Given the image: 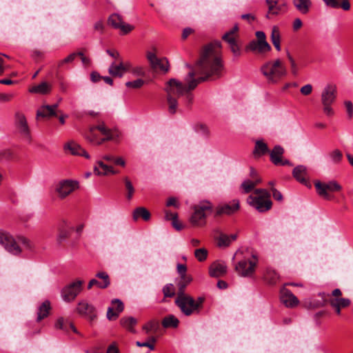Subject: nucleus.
<instances>
[{
  "instance_id": "1",
  "label": "nucleus",
  "mask_w": 353,
  "mask_h": 353,
  "mask_svg": "<svg viewBox=\"0 0 353 353\" xmlns=\"http://www.w3.org/2000/svg\"><path fill=\"white\" fill-rule=\"evenodd\" d=\"M223 70L221 43L220 41H214L204 46L200 59L196 63V72L203 76L195 79V72L192 70L185 78L188 87L176 79H170L166 83L164 90L167 94L166 99L169 113L174 114L176 112L178 99L184 94L185 95V103L190 106L193 101V95L189 93V91L194 90L199 83L203 81L221 77Z\"/></svg>"
},
{
  "instance_id": "2",
  "label": "nucleus",
  "mask_w": 353,
  "mask_h": 353,
  "mask_svg": "<svg viewBox=\"0 0 353 353\" xmlns=\"http://www.w3.org/2000/svg\"><path fill=\"white\" fill-rule=\"evenodd\" d=\"M260 71L267 81L273 84L279 82L288 74L285 65L279 59L265 63L261 65Z\"/></svg>"
},
{
  "instance_id": "3",
  "label": "nucleus",
  "mask_w": 353,
  "mask_h": 353,
  "mask_svg": "<svg viewBox=\"0 0 353 353\" xmlns=\"http://www.w3.org/2000/svg\"><path fill=\"white\" fill-rule=\"evenodd\" d=\"M204 301V297L199 296L195 300L186 294L176 296L174 303L184 315L189 316L193 314L200 313Z\"/></svg>"
},
{
  "instance_id": "4",
  "label": "nucleus",
  "mask_w": 353,
  "mask_h": 353,
  "mask_svg": "<svg viewBox=\"0 0 353 353\" xmlns=\"http://www.w3.org/2000/svg\"><path fill=\"white\" fill-rule=\"evenodd\" d=\"M0 244L10 253L14 255H18L21 252L20 245H23L26 248H30L29 239L23 236L17 237L14 239L8 233L0 231Z\"/></svg>"
},
{
  "instance_id": "5",
  "label": "nucleus",
  "mask_w": 353,
  "mask_h": 353,
  "mask_svg": "<svg viewBox=\"0 0 353 353\" xmlns=\"http://www.w3.org/2000/svg\"><path fill=\"white\" fill-rule=\"evenodd\" d=\"M337 97V88L334 83H327L323 88L321 94V102L323 112L328 117L334 114L332 105L334 103Z\"/></svg>"
},
{
  "instance_id": "6",
  "label": "nucleus",
  "mask_w": 353,
  "mask_h": 353,
  "mask_svg": "<svg viewBox=\"0 0 353 353\" xmlns=\"http://www.w3.org/2000/svg\"><path fill=\"white\" fill-rule=\"evenodd\" d=\"M113 135L112 130L108 128L103 122L91 126L90 128L89 133L87 135V139L95 144L99 145L103 143L112 140Z\"/></svg>"
},
{
  "instance_id": "7",
  "label": "nucleus",
  "mask_w": 353,
  "mask_h": 353,
  "mask_svg": "<svg viewBox=\"0 0 353 353\" xmlns=\"http://www.w3.org/2000/svg\"><path fill=\"white\" fill-rule=\"evenodd\" d=\"M194 212L190 217V222L195 226H203L206 223V217L213 210V205L207 200L201 201L193 207Z\"/></svg>"
},
{
  "instance_id": "8",
  "label": "nucleus",
  "mask_w": 353,
  "mask_h": 353,
  "mask_svg": "<svg viewBox=\"0 0 353 353\" xmlns=\"http://www.w3.org/2000/svg\"><path fill=\"white\" fill-rule=\"evenodd\" d=\"M314 187L318 195L327 201H333L335 197L334 192H339L343 188L336 181L332 180L328 182L314 181Z\"/></svg>"
},
{
  "instance_id": "9",
  "label": "nucleus",
  "mask_w": 353,
  "mask_h": 353,
  "mask_svg": "<svg viewBox=\"0 0 353 353\" xmlns=\"http://www.w3.org/2000/svg\"><path fill=\"white\" fill-rule=\"evenodd\" d=\"M79 183L77 181L65 179L60 181L55 186L54 191L60 199H63L78 189Z\"/></svg>"
},
{
  "instance_id": "10",
  "label": "nucleus",
  "mask_w": 353,
  "mask_h": 353,
  "mask_svg": "<svg viewBox=\"0 0 353 353\" xmlns=\"http://www.w3.org/2000/svg\"><path fill=\"white\" fill-rule=\"evenodd\" d=\"M253 260L250 259H244L240 260L235 265V270L239 275L246 277L251 276L254 271L256 265L257 259L254 255H252Z\"/></svg>"
},
{
  "instance_id": "11",
  "label": "nucleus",
  "mask_w": 353,
  "mask_h": 353,
  "mask_svg": "<svg viewBox=\"0 0 353 353\" xmlns=\"http://www.w3.org/2000/svg\"><path fill=\"white\" fill-rule=\"evenodd\" d=\"M248 203L259 212H265L270 210L272 206L270 197L254 196L250 195L247 199Z\"/></svg>"
},
{
  "instance_id": "12",
  "label": "nucleus",
  "mask_w": 353,
  "mask_h": 353,
  "mask_svg": "<svg viewBox=\"0 0 353 353\" xmlns=\"http://www.w3.org/2000/svg\"><path fill=\"white\" fill-rule=\"evenodd\" d=\"M83 281L78 280L63 288L61 296L65 301H73L82 290Z\"/></svg>"
},
{
  "instance_id": "13",
  "label": "nucleus",
  "mask_w": 353,
  "mask_h": 353,
  "mask_svg": "<svg viewBox=\"0 0 353 353\" xmlns=\"http://www.w3.org/2000/svg\"><path fill=\"white\" fill-rule=\"evenodd\" d=\"M108 23L114 29L120 30L123 34H128L132 30H134L133 26L129 23H125L123 21L122 17L117 13L112 14L108 17Z\"/></svg>"
},
{
  "instance_id": "14",
  "label": "nucleus",
  "mask_w": 353,
  "mask_h": 353,
  "mask_svg": "<svg viewBox=\"0 0 353 353\" xmlns=\"http://www.w3.org/2000/svg\"><path fill=\"white\" fill-rule=\"evenodd\" d=\"M147 59L150 62L151 68L154 70H161L167 72L169 70V62L166 58H158L156 54L152 52H147Z\"/></svg>"
},
{
  "instance_id": "15",
  "label": "nucleus",
  "mask_w": 353,
  "mask_h": 353,
  "mask_svg": "<svg viewBox=\"0 0 353 353\" xmlns=\"http://www.w3.org/2000/svg\"><path fill=\"white\" fill-rule=\"evenodd\" d=\"M239 209V201L233 200L229 203H225L216 207L215 216H219L223 214L231 215L235 213Z\"/></svg>"
},
{
  "instance_id": "16",
  "label": "nucleus",
  "mask_w": 353,
  "mask_h": 353,
  "mask_svg": "<svg viewBox=\"0 0 353 353\" xmlns=\"http://www.w3.org/2000/svg\"><path fill=\"white\" fill-rule=\"evenodd\" d=\"M77 312L80 315L88 317L90 321H93L97 317L95 307L86 301H81L78 303Z\"/></svg>"
},
{
  "instance_id": "17",
  "label": "nucleus",
  "mask_w": 353,
  "mask_h": 353,
  "mask_svg": "<svg viewBox=\"0 0 353 353\" xmlns=\"http://www.w3.org/2000/svg\"><path fill=\"white\" fill-rule=\"evenodd\" d=\"M15 125L23 137L30 139V129L26 118L23 113L20 112L15 113Z\"/></svg>"
},
{
  "instance_id": "18",
  "label": "nucleus",
  "mask_w": 353,
  "mask_h": 353,
  "mask_svg": "<svg viewBox=\"0 0 353 353\" xmlns=\"http://www.w3.org/2000/svg\"><path fill=\"white\" fill-rule=\"evenodd\" d=\"M96 277L101 279L102 281H99L95 279H91L88 285V289L90 290L94 285H97L100 289H105L110 285V279L108 274L106 272L101 271L96 274Z\"/></svg>"
},
{
  "instance_id": "19",
  "label": "nucleus",
  "mask_w": 353,
  "mask_h": 353,
  "mask_svg": "<svg viewBox=\"0 0 353 353\" xmlns=\"http://www.w3.org/2000/svg\"><path fill=\"white\" fill-rule=\"evenodd\" d=\"M281 301L288 307H294L299 303L296 296L290 290L285 288L281 290Z\"/></svg>"
},
{
  "instance_id": "20",
  "label": "nucleus",
  "mask_w": 353,
  "mask_h": 353,
  "mask_svg": "<svg viewBox=\"0 0 353 353\" xmlns=\"http://www.w3.org/2000/svg\"><path fill=\"white\" fill-rule=\"evenodd\" d=\"M112 305H116L115 310L112 307H109L107 311V318L110 321L116 320L121 312L124 310L123 302L119 299H114L112 301Z\"/></svg>"
},
{
  "instance_id": "21",
  "label": "nucleus",
  "mask_w": 353,
  "mask_h": 353,
  "mask_svg": "<svg viewBox=\"0 0 353 353\" xmlns=\"http://www.w3.org/2000/svg\"><path fill=\"white\" fill-rule=\"evenodd\" d=\"M129 65L128 64H123L122 61H120L119 64H116L113 62L110 64L108 68L109 74L114 77H122L124 73L128 70Z\"/></svg>"
},
{
  "instance_id": "22",
  "label": "nucleus",
  "mask_w": 353,
  "mask_h": 353,
  "mask_svg": "<svg viewBox=\"0 0 353 353\" xmlns=\"http://www.w3.org/2000/svg\"><path fill=\"white\" fill-rule=\"evenodd\" d=\"M64 150H68L72 155H78L90 159L89 154L82 148L78 143L74 141H70L65 144Z\"/></svg>"
},
{
  "instance_id": "23",
  "label": "nucleus",
  "mask_w": 353,
  "mask_h": 353,
  "mask_svg": "<svg viewBox=\"0 0 353 353\" xmlns=\"http://www.w3.org/2000/svg\"><path fill=\"white\" fill-rule=\"evenodd\" d=\"M58 108L57 104H54L52 105H42L37 110V118L39 117L42 118H50L51 117L57 116L56 110Z\"/></svg>"
},
{
  "instance_id": "24",
  "label": "nucleus",
  "mask_w": 353,
  "mask_h": 353,
  "mask_svg": "<svg viewBox=\"0 0 353 353\" xmlns=\"http://www.w3.org/2000/svg\"><path fill=\"white\" fill-rule=\"evenodd\" d=\"M227 272V266L224 263L214 262L210 267L209 274L212 277H219Z\"/></svg>"
},
{
  "instance_id": "25",
  "label": "nucleus",
  "mask_w": 353,
  "mask_h": 353,
  "mask_svg": "<svg viewBox=\"0 0 353 353\" xmlns=\"http://www.w3.org/2000/svg\"><path fill=\"white\" fill-rule=\"evenodd\" d=\"M236 238L237 234H236L228 236L222 232H219V235L215 237L217 241V245L220 248H225L229 246L232 241H235Z\"/></svg>"
},
{
  "instance_id": "26",
  "label": "nucleus",
  "mask_w": 353,
  "mask_h": 353,
  "mask_svg": "<svg viewBox=\"0 0 353 353\" xmlns=\"http://www.w3.org/2000/svg\"><path fill=\"white\" fill-rule=\"evenodd\" d=\"M54 326L56 329L61 330L65 332H68L70 330H72L74 333H79L73 323L69 322L67 319H64L63 317H60L57 320Z\"/></svg>"
},
{
  "instance_id": "27",
  "label": "nucleus",
  "mask_w": 353,
  "mask_h": 353,
  "mask_svg": "<svg viewBox=\"0 0 353 353\" xmlns=\"http://www.w3.org/2000/svg\"><path fill=\"white\" fill-rule=\"evenodd\" d=\"M270 150L268 145L263 140H257L255 142L253 155L254 158H259L268 153Z\"/></svg>"
},
{
  "instance_id": "28",
  "label": "nucleus",
  "mask_w": 353,
  "mask_h": 353,
  "mask_svg": "<svg viewBox=\"0 0 353 353\" xmlns=\"http://www.w3.org/2000/svg\"><path fill=\"white\" fill-rule=\"evenodd\" d=\"M293 176L301 183L307 185V168L304 165H298L295 167L292 172Z\"/></svg>"
},
{
  "instance_id": "29",
  "label": "nucleus",
  "mask_w": 353,
  "mask_h": 353,
  "mask_svg": "<svg viewBox=\"0 0 353 353\" xmlns=\"http://www.w3.org/2000/svg\"><path fill=\"white\" fill-rule=\"evenodd\" d=\"M284 153V149L281 145H275L274 148L269 152L270 158L272 163L278 165L281 163V159Z\"/></svg>"
},
{
  "instance_id": "30",
  "label": "nucleus",
  "mask_w": 353,
  "mask_h": 353,
  "mask_svg": "<svg viewBox=\"0 0 353 353\" xmlns=\"http://www.w3.org/2000/svg\"><path fill=\"white\" fill-rule=\"evenodd\" d=\"M222 39L229 44L230 50L234 56L239 57L241 54L240 48L236 42L235 36L223 34Z\"/></svg>"
},
{
  "instance_id": "31",
  "label": "nucleus",
  "mask_w": 353,
  "mask_h": 353,
  "mask_svg": "<svg viewBox=\"0 0 353 353\" xmlns=\"http://www.w3.org/2000/svg\"><path fill=\"white\" fill-rule=\"evenodd\" d=\"M292 3L296 9L303 14H307L312 5L311 0H292Z\"/></svg>"
},
{
  "instance_id": "32",
  "label": "nucleus",
  "mask_w": 353,
  "mask_h": 353,
  "mask_svg": "<svg viewBox=\"0 0 353 353\" xmlns=\"http://www.w3.org/2000/svg\"><path fill=\"white\" fill-rule=\"evenodd\" d=\"M52 90V85L48 82H42L37 85H34L29 89L31 93L47 94Z\"/></svg>"
},
{
  "instance_id": "33",
  "label": "nucleus",
  "mask_w": 353,
  "mask_h": 353,
  "mask_svg": "<svg viewBox=\"0 0 353 353\" xmlns=\"http://www.w3.org/2000/svg\"><path fill=\"white\" fill-rule=\"evenodd\" d=\"M94 172L97 175H106L108 174H115L112 167L108 166L102 161H98L94 165Z\"/></svg>"
},
{
  "instance_id": "34",
  "label": "nucleus",
  "mask_w": 353,
  "mask_h": 353,
  "mask_svg": "<svg viewBox=\"0 0 353 353\" xmlns=\"http://www.w3.org/2000/svg\"><path fill=\"white\" fill-rule=\"evenodd\" d=\"M137 320L132 316H123L120 319L121 325L129 332L134 333V327L137 325Z\"/></svg>"
},
{
  "instance_id": "35",
  "label": "nucleus",
  "mask_w": 353,
  "mask_h": 353,
  "mask_svg": "<svg viewBox=\"0 0 353 353\" xmlns=\"http://www.w3.org/2000/svg\"><path fill=\"white\" fill-rule=\"evenodd\" d=\"M192 278L191 276H181L179 281L176 283L178 288L177 296L186 294L185 290L186 287L191 283Z\"/></svg>"
},
{
  "instance_id": "36",
  "label": "nucleus",
  "mask_w": 353,
  "mask_h": 353,
  "mask_svg": "<svg viewBox=\"0 0 353 353\" xmlns=\"http://www.w3.org/2000/svg\"><path fill=\"white\" fill-rule=\"evenodd\" d=\"M50 308V302L49 301L46 300L43 302L39 307L37 321L39 322L42 319L46 318L49 314Z\"/></svg>"
},
{
  "instance_id": "37",
  "label": "nucleus",
  "mask_w": 353,
  "mask_h": 353,
  "mask_svg": "<svg viewBox=\"0 0 353 353\" xmlns=\"http://www.w3.org/2000/svg\"><path fill=\"white\" fill-rule=\"evenodd\" d=\"M133 219L134 221L141 218L143 220L147 221L150 219V212L144 207H139L133 212Z\"/></svg>"
},
{
  "instance_id": "38",
  "label": "nucleus",
  "mask_w": 353,
  "mask_h": 353,
  "mask_svg": "<svg viewBox=\"0 0 353 353\" xmlns=\"http://www.w3.org/2000/svg\"><path fill=\"white\" fill-rule=\"evenodd\" d=\"M271 41L277 51L281 50V35L277 26H273L271 32Z\"/></svg>"
},
{
  "instance_id": "39",
  "label": "nucleus",
  "mask_w": 353,
  "mask_h": 353,
  "mask_svg": "<svg viewBox=\"0 0 353 353\" xmlns=\"http://www.w3.org/2000/svg\"><path fill=\"white\" fill-rule=\"evenodd\" d=\"M264 278L270 285H275L279 280V274L272 268H267Z\"/></svg>"
},
{
  "instance_id": "40",
  "label": "nucleus",
  "mask_w": 353,
  "mask_h": 353,
  "mask_svg": "<svg viewBox=\"0 0 353 353\" xmlns=\"http://www.w3.org/2000/svg\"><path fill=\"white\" fill-rule=\"evenodd\" d=\"M70 236V230L66 226V223L63 222L61 225L59 226V234L57 236V241L59 244L62 243L68 236Z\"/></svg>"
},
{
  "instance_id": "41",
  "label": "nucleus",
  "mask_w": 353,
  "mask_h": 353,
  "mask_svg": "<svg viewBox=\"0 0 353 353\" xmlns=\"http://www.w3.org/2000/svg\"><path fill=\"white\" fill-rule=\"evenodd\" d=\"M179 323V319L174 315L170 314L165 316L162 321V325L165 328L177 327Z\"/></svg>"
},
{
  "instance_id": "42",
  "label": "nucleus",
  "mask_w": 353,
  "mask_h": 353,
  "mask_svg": "<svg viewBox=\"0 0 353 353\" xmlns=\"http://www.w3.org/2000/svg\"><path fill=\"white\" fill-rule=\"evenodd\" d=\"M160 328L159 322L157 320H151L143 326V330L145 331L146 334L150 332H157Z\"/></svg>"
},
{
  "instance_id": "43",
  "label": "nucleus",
  "mask_w": 353,
  "mask_h": 353,
  "mask_svg": "<svg viewBox=\"0 0 353 353\" xmlns=\"http://www.w3.org/2000/svg\"><path fill=\"white\" fill-rule=\"evenodd\" d=\"M260 180H256L255 181H252L250 180L244 181L241 184V188L243 189L244 193L247 194L251 192L254 188L260 183Z\"/></svg>"
},
{
  "instance_id": "44",
  "label": "nucleus",
  "mask_w": 353,
  "mask_h": 353,
  "mask_svg": "<svg viewBox=\"0 0 353 353\" xmlns=\"http://www.w3.org/2000/svg\"><path fill=\"white\" fill-rule=\"evenodd\" d=\"M157 341V338L155 336H151L149 338L148 341L146 342H140L137 341L136 345L138 347H148L150 350H153L154 349V343Z\"/></svg>"
},
{
  "instance_id": "45",
  "label": "nucleus",
  "mask_w": 353,
  "mask_h": 353,
  "mask_svg": "<svg viewBox=\"0 0 353 353\" xmlns=\"http://www.w3.org/2000/svg\"><path fill=\"white\" fill-rule=\"evenodd\" d=\"M162 291L165 297H173L175 295L174 286L172 283L166 284Z\"/></svg>"
},
{
  "instance_id": "46",
  "label": "nucleus",
  "mask_w": 353,
  "mask_h": 353,
  "mask_svg": "<svg viewBox=\"0 0 353 353\" xmlns=\"http://www.w3.org/2000/svg\"><path fill=\"white\" fill-rule=\"evenodd\" d=\"M77 57V54L71 53L67 57L57 62V68H61L65 64L71 63Z\"/></svg>"
},
{
  "instance_id": "47",
  "label": "nucleus",
  "mask_w": 353,
  "mask_h": 353,
  "mask_svg": "<svg viewBox=\"0 0 353 353\" xmlns=\"http://www.w3.org/2000/svg\"><path fill=\"white\" fill-rule=\"evenodd\" d=\"M194 256L199 261H204L207 259L208 250L205 248L196 249L194 251Z\"/></svg>"
},
{
  "instance_id": "48",
  "label": "nucleus",
  "mask_w": 353,
  "mask_h": 353,
  "mask_svg": "<svg viewBox=\"0 0 353 353\" xmlns=\"http://www.w3.org/2000/svg\"><path fill=\"white\" fill-rule=\"evenodd\" d=\"M194 130L205 138L208 137L210 134L208 128L203 124H196L194 126Z\"/></svg>"
},
{
  "instance_id": "49",
  "label": "nucleus",
  "mask_w": 353,
  "mask_h": 353,
  "mask_svg": "<svg viewBox=\"0 0 353 353\" xmlns=\"http://www.w3.org/2000/svg\"><path fill=\"white\" fill-rule=\"evenodd\" d=\"M330 301L336 303L341 308L348 307L351 303V301L345 298H334L330 299Z\"/></svg>"
},
{
  "instance_id": "50",
  "label": "nucleus",
  "mask_w": 353,
  "mask_h": 353,
  "mask_svg": "<svg viewBox=\"0 0 353 353\" xmlns=\"http://www.w3.org/2000/svg\"><path fill=\"white\" fill-rule=\"evenodd\" d=\"M124 181H125V188L128 191L127 199L128 200H130L133 196L134 192V188L132 185V183L128 178H125Z\"/></svg>"
},
{
  "instance_id": "51",
  "label": "nucleus",
  "mask_w": 353,
  "mask_h": 353,
  "mask_svg": "<svg viewBox=\"0 0 353 353\" xmlns=\"http://www.w3.org/2000/svg\"><path fill=\"white\" fill-rule=\"evenodd\" d=\"M143 84L144 81L141 79H138L137 80L132 81H128L125 83L126 87L134 89L140 88L143 85Z\"/></svg>"
},
{
  "instance_id": "52",
  "label": "nucleus",
  "mask_w": 353,
  "mask_h": 353,
  "mask_svg": "<svg viewBox=\"0 0 353 353\" xmlns=\"http://www.w3.org/2000/svg\"><path fill=\"white\" fill-rule=\"evenodd\" d=\"M342 153L339 150H335L330 154V157L334 163H339L342 159Z\"/></svg>"
},
{
  "instance_id": "53",
  "label": "nucleus",
  "mask_w": 353,
  "mask_h": 353,
  "mask_svg": "<svg viewBox=\"0 0 353 353\" xmlns=\"http://www.w3.org/2000/svg\"><path fill=\"white\" fill-rule=\"evenodd\" d=\"M12 153L9 149L0 150V161H7L12 158Z\"/></svg>"
},
{
  "instance_id": "54",
  "label": "nucleus",
  "mask_w": 353,
  "mask_h": 353,
  "mask_svg": "<svg viewBox=\"0 0 353 353\" xmlns=\"http://www.w3.org/2000/svg\"><path fill=\"white\" fill-rule=\"evenodd\" d=\"M257 46L259 52L270 51L271 50V46L266 41H257Z\"/></svg>"
},
{
  "instance_id": "55",
  "label": "nucleus",
  "mask_w": 353,
  "mask_h": 353,
  "mask_svg": "<svg viewBox=\"0 0 353 353\" xmlns=\"http://www.w3.org/2000/svg\"><path fill=\"white\" fill-rule=\"evenodd\" d=\"M281 10V6L276 4L273 7V10H268V13L266 14V18L270 19L272 15H278L280 14Z\"/></svg>"
},
{
  "instance_id": "56",
  "label": "nucleus",
  "mask_w": 353,
  "mask_h": 353,
  "mask_svg": "<svg viewBox=\"0 0 353 353\" xmlns=\"http://www.w3.org/2000/svg\"><path fill=\"white\" fill-rule=\"evenodd\" d=\"M254 196H265L270 197V193L265 189H255L254 191Z\"/></svg>"
},
{
  "instance_id": "57",
  "label": "nucleus",
  "mask_w": 353,
  "mask_h": 353,
  "mask_svg": "<svg viewBox=\"0 0 353 353\" xmlns=\"http://www.w3.org/2000/svg\"><path fill=\"white\" fill-rule=\"evenodd\" d=\"M344 105L346 108L347 117L351 119L353 117V104L350 101H345Z\"/></svg>"
},
{
  "instance_id": "58",
  "label": "nucleus",
  "mask_w": 353,
  "mask_h": 353,
  "mask_svg": "<svg viewBox=\"0 0 353 353\" xmlns=\"http://www.w3.org/2000/svg\"><path fill=\"white\" fill-rule=\"evenodd\" d=\"M325 5L332 8H340L341 0H323Z\"/></svg>"
},
{
  "instance_id": "59",
  "label": "nucleus",
  "mask_w": 353,
  "mask_h": 353,
  "mask_svg": "<svg viewBox=\"0 0 353 353\" xmlns=\"http://www.w3.org/2000/svg\"><path fill=\"white\" fill-rule=\"evenodd\" d=\"M300 92L303 95H309L312 92V85L311 84H306L301 87Z\"/></svg>"
},
{
  "instance_id": "60",
  "label": "nucleus",
  "mask_w": 353,
  "mask_h": 353,
  "mask_svg": "<svg viewBox=\"0 0 353 353\" xmlns=\"http://www.w3.org/2000/svg\"><path fill=\"white\" fill-rule=\"evenodd\" d=\"M177 272L181 276H188L187 274H186V272H187V267L184 264H181V263H179L177 265Z\"/></svg>"
},
{
  "instance_id": "61",
  "label": "nucleus",
  "mask_w": 353,
  "mask_h": 353,
  "mask_svg": "<svg viewBox=\"0 0 353 353\" xmlns=\"http://www.w3.org/2000/svg\"><path fill=\"white\" fill-rule=\"evenodd\" d=\"M14 94L11 93H0V101L7 102L12 100Z\"/></svg>"
},
{
  "instance_id": "62",
  "label": "nucleus",
  "mask_w": 353,
  "mask_h": 353,
  "mask_svg": "<svg viewBox=\"0 0 353 353\" xmlns=\"http://www.w3.org/2000/svg\"><path fill=\"white\" fill-rule=\"evenodd\" d=\"M166 206H168V207L174 206L176 208H179L180 205L176 198L170 197L167 201Z\"/></svg>"
},
{
  "instance_id": "63",
  "label": "nucleus",
  "mask_w": 353,
  "mask_h": 353,
  "mask_svg": "<svg viewBox=\"0 0 353 353\" xmlns=\"http://www.w3.org/2000/svg\"><path fill=\"white\" fill-rule=\"evenodd\" d=\"M271 190L272 192V196L275 200L279 201H281L283 200V195L281 193V192H279L274 188H272Z\"/></svg>"
},
{
  "instance_id": "64",
  "label": "nucleus",
  "mask_w": 353,
  "mask_h": 353,
  "mask_svg": "<svg viewBox=\"0 0 353 353\" xmlns=\"http://www.w3.org/2000/svg\"><path fill=\"white\" fill-rule=\"evenodd\" d=\"M165 218L166 220H171L172 221L178 218V214L169 210H165Z\"/></svg>"
}]
</instances>
